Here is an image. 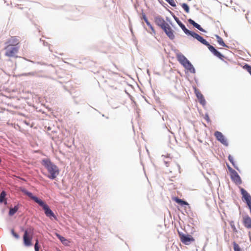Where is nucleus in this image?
<instances>
[{"label": "nucleus", "instance_id": "nucleus-1", "mask_svg": "<svg viewBox=\"0 0 251 251\" xmlns=\"http://www.w3.org/2000/svg\"><path fill=\"white\" fill-rule=\"evenodd\" d=\"M42 164L47 169L49 173L47 177L51 180L55 179L59 173L58 167L49 158L42 159Z\"/></svg>", "mask_w": 251, "mask_h": 251}, {"label": "nucleus", "instance_id": "nucleus-2", "mask_svg": "<svg viewBox=\"0 0 251 251\" xmlns=\"http://www.w3.org/2000/svg\"><path fill=\"white\" fill-rule=\"evenodd\" d=\"M177 60L181 65L185 68V70L192 74L196 73V70L190 62V61L182 54L181 53H178L176 55Z\"/></svg>", "mask_w": 251, "mask_h": 251}, {"label": "nucleus", "instance_id": "nucleus-3", "mask_svg": "<svg viewBox=\"0 0 251 251\" xmlns=\"http://www.w3.org/2000/svg\"><path fill=\"white\" fill-rule=\"evenodd\" d=\"M39 205L42 207L44 211V213L47 217L51 219L53 218L55 220L57 219L56 216L50 208L49 206L43 200L39 203Z\"/></svg>", "mask_w": 251, "mask_h": 251}, {"label": "nucleus", "instance_id": "nucleus-4", "mask_svg": "<svg viewBox=\"0 0 251 251\" xmlns=\"http://www.w3.org/2000/svg\"><path fill=\"white\" fill-rule=\"evenodd\" d=\"M180 241L185 245H188L195 241L194 237L188 234H184L182 232L178 231Z\"/></svg>", "mask_w": 251, "mask_h": 251}, {"label": "nucleus", "instance_id": "nucleus-5", "mask_svg": "<svg viewBox=\"0 0 251 251\" xmlns=\"http://www.w3.org/2000/svg\"><path fill=\"white\" fill-rule=\"evenodd\" d=\"M240 192L242 196V200L246 202L249 210L251 209V196L243 188L240 189Z\"/></svg>", "mask_w": 251, "mask_h": 251}, {"label": "nucleus", "instance_id": "nucleus-6", "mask_svg": "<svg viewBox=\"0 0 251 251\" xmlns=\"http://www.w3.org/2000/svg\"><path fill=\"white\" fill-rule=\"evenodd\" d=\"M188 36H191L193 38L197 39L199 42L206 46L207 48H208V47L210 45V44L201 36L194 31H191L188 34Z\"/></svg>", "mask_w": 251, "mask_h": 251}, {"label": "nucleus", "instance_id": "nucleus-7", "mask_svg": "<svg viewBox=\"0 0 251 251\" xmlns=\"http://www.w3.org/2000/svg\"><path fill=\"white\" fill-rule=\"evenodd\" d=\"M214 136L216 137L217 140L220 142L221 144L226 147H227L228 146V143L227 142V139L221 132L219 131H215L214 133Z\"/></svg>", "mask_w": 251, "mask_h": 251}, {"label": "nucleus", "instance_id": "nucleus-8", "mask_svg": "<svg viewBox=\"0 0 251 251\" xmlns=\"http://www.w3.org/2000/svg\"><path fill=\"white\" fill-rule=\"evenodd\" d=\"M167 36L171 40H174L175 38L174 34L175 31L171 28L169 24H166V26L162 29Z\"/></svg>", "mask_w": 251, "mask_h": 251}, {"label": "nucleus", "instance_id": "nucleus-9", "mask_svg": "<svg viewBox=\"0 0 251 251\" xmlns=\"http://www.w3.org/2000/svg\"><path fill=\"white\" fill-rule=\"evenodd\" d=\"M18 47L15 46H8L6 48L5 55L13 57L18 51Z\"/></svg>", "mask_w": 251, "mask_h": 251}, {"label": "nucleus", "instance_id": "nucleus-10", "mask_svg": "<svg viewBox=\"0 0 251 251\" xmlns=\"http://www.w3.org/2000/svg\"><path fill=\"white\" fill-rule=\"evenodd\" d=\"M194 93L196 95L197 98L198 99L199 102L203 106L205 105L206 104V100L204 99L203 95L201 93L199 90L196 87H194Z\"/></svg>", "mask_w": 251, "mask_h": 251}, {"label": "nucleus", "instance_id": "nucleus-11", "mask_svg": "<svg viewBox=\"0 0 251 251\" xmlns=\"http://www.w3.org/2000/svg\"><path fill=\"white\" fill-rule=\"evenodd\" d=\"M154 22L155 24L160 27L161 29L163 28L166 26V24H168L166 23L164 19L160 15L155 16L154 17Z\"/></svg>", "mask_w": 251, "mask_h": 251}, {"label": "nucleus", "instance_id": "nucleus-12", "mask_svg": "<svg viewBox=\"0 0 251 251\" xmlns=\"http://www.w3.org/2000/svg\"><path fill=\"white\" fill-rule=\"evenodd\" d=\"M208 49L214 55L216 56L221 60H224V58L225 57L224 55L219 51H218L216 49H215L214 46L210 45L208 47Z\"/></svg>", "mask_w": 251, "mask_h": 251}, {"label": "nucleus", "instance_id": "nucleus-13", "mask_svg": "<svg viewBox=\"0 0 251 251\" xmlns=\"http://www.w3.org/2000/svg\"><path fill=\"white\" fill-rule=\"evenodd\" d=\"M22 192L25 194V195L28 196L29 198L31 199L33 201H34L37 204H39V203L42 201L41 199H39L38 197L34 196L33 195V194L27 191V190L24 189L22 190Z\"/></svg>", "mask_w": 251, "mask_h": 251}, {"label": "nucleus", "instance_id": "nucleus-14", "mask_svg": "<svg viewBox=\"0 0 251 251\" xmlns=\"http://www.w3.org/2000/svg\"><path fill=\"white\" fill-rule=\"evenodd\" d=\"M173 18L175 21L176 22L179 26L181 28L183 31L187 35L190 33L191 30L188 29L185 25L179 20V19L176 17V16H173Z\"/></svg>", "mask_w": 251, "mask_h": 251}, {"label": "nucleus", "instance_id": "nucleus-15", "mask_svg": "<svg viewBox=\"0 0 251 251\" xmlns=\"http://www.w3.org/2000/svg\"><path fill=\"white\" fill-rule=\"evenodd\" d=\"M230 178L236 184H241L242 183L241 178L236 171L230 174Z\"/></svg>", "mask_w": 251, "mask_h": 251}, {"label": "nucleus", "instance_id": "nucleus-16", "mask_svg": "<svg viewBox=\"0 0 251 251\" xmlns=\"http://www.w3.org/2000/svg\"><path fill=\"white\" fill-rule=\"evenodd\" d=\"M33 236H27L26 233H24L23 235L24 245L26 247H29L32 245V239Z\"/></svg>", "mask_w": 251, "mask_h": 251}, {"label": "nucleus", "instance_id": "nucleus-17", "mask_svg": "<svg viewBox=\"0 0 251 251\" xmlns=\"http://www.w3.org/2000/svg\"><path fill=\"white\" fill-rule=\"evenodd\" d=\"M243 223L245 227L247 228H251V218L248 215H245L243 217Z\"/></svg>", "mask_w": 251, "mask_h": 251}, {"label": "nucleus", "instance_id": "nucleus-18", "mask_svg": "<svg viewBox=\"0 0 251 251\" xmlns=\"http://www.w3.org/2000/svg\"><path fill=\"white\" fill-rule=\"evenodd\" d=\"M188 21L189 22V23L190 24H191V25H192L194 27L197 28L198 29H199V30H200L201 31V32H204V33H206L207 32V31L204 29H203V28L201 27V26L200 25H199V24H198L197 23H196L195 21H194L193 19H189L188 20Z\"/></svg>", "mask_w": 251, "mask_h": 251}, {"label": "nucleus", "instance_id": "nucleus-19", "mask_svg": "<svg viewBox=\"0 0 251 251\" xmlns=\"http://www.w3.org/2000/svg\"><path fill=\"white\" fill-rule=\"evenodd\" d=\"M6 192L5 190H2L0 194V203H3L5 205L7 204V198H6Z\"/></svg>", "mask_w": 251, "mask_h": 251}, {"label": "nucleus", "instance_id": "nucleus-20", "mask_svg": "<svg viewBox=\"0 0 251 251\" xmlns=\"http://www.w3.org/2000/svg\"><path fill=\"white\" fill-rule=\"evenodd\" d=\"M175 201L181 206L186 207V206H189V204L185 201L179 198L178 197H175L174 198Z\"/></svg>", "mask_w": 251, "mask_h": 251}, {"label": "nucleus", "instance_id": "nucleus-21", "mask_svg": "<svg viewBox=\"0 0 251 251\" xmlns=\"http://www.w3.org/2000/svg\"><path fill=\"white\" fill-rule=\"evenodd\" d=\"M56 236L60 241V242L65 246H69L70 243L65 238L60 235L57 233H55Z\"/></svg>", "mask_w": 251, "mask_h": 251}, {"label": "nucleus", "instance_id": "nucleus-22", "mask_svg": "<svg viewBox=\"0 0 251 251\" xmlns=\"http://www.w3.org/2000/svg\"><path fill=\"white\" fill-rule=\"evenodd\" d=\"M19 208V204L16 205L14 207H11L9 208L8 212V215L10 216H13L18 210Z\"/></svg>", "mask_w": 251, "mask_h": 251}, {"label": "nucleus", "instance_id": "nucleus-23", "mask_svg": "<svg viewBox=\"0 0 251 251\" xmlns=\"http://www.w3.org/2000/svg\"><path fill=\"white\" fill-rule=\"evenodd\" d=\"M215 37L217 40V42L218 43V44L220 45V46H222L223 47H227L228 48V46L226 45L225 42H224L223 39L220 37L219 36V35H215Z\"/></svg>", "mask_w": 251, "mask_h": 251}, {"label": "nucleus", "instance_id": "nucleus-24", "mask_svg": "<svg viewBox=\"0 0 251 251\" xmlns=\"http://www.w3.org/2000/svg\"><path fill=\"white\" fill-rule=\"evenodd\" d=\"M25 233L27 236H33L34 234V228L31 226L27 228L24 231V233Z\"/></svg>", "mask_w": 251, "mask_h": 251}, {"label": "nucleus", "instance_id": "nucleus-25", "mask_svg": "<svg viewBox=\"0 0 251 251\" xmlns=\"http://www.w3.org/2000/svg\"><path fill=\"white\" fill-rule=\"evenodd\" d=\"M141 11H142V13H141V16L140 17V18L142 20H143L145 22V23L146 24H147L148 22H149V21L148 20V18H147L145 13L144 12L143 9H141Z\"/></svg>", "mask_w": 251, "mask_h": 251}, {"label": "nucleus", "instance_id": "nucleus-26", "mask_svg": "<svg viewBox=\"0 0 251 251\" xmlns=\"http://www.w3.org/2000/svg\"><path fill=\"white\" fill-rule=\"evenodd\" d=\"M243 68L247 70L251 75V65L246 63L243 66Z\"/></svg>", "mask_w": 251, "mask_h": 251}, {"label": "nucleus", "instance_id": "nucleus-27", "mask_svg": "<svg viewBox=\"0 0 251 251\" xmlns=\"http://www.w3.org/2000/svg\"><path fill=\"white\" fill-rule=\"evenodd\" d=\"M233 249L234 251H242L240 246L235 241L233 242Z\"/></svg>", "mask_w": 251, "mask_h": 251}, {"label": "nucleus", "instance_id": "nucleus-28", "mask_svg": "<svg viewBox=\"0 0 251 251\" xmlns=\"http://www.w3.org/2000/svg\"><path fill=\"white\" fill-rule=\"evenodd\" d=\"M181 6H182V7L183 8V9L184 10V11L186 13L189 12V6H188V5L187 4H186L185 3H183L182 4Z\"/></svg>", "mask_w": 251, "mask_h": 251}, {"label": "nucleus", "instance_id": "nucleus-29", "mask_svg": "<svg viewBox=\"0 0 251 251\" xmlns=\"http://www.w3.org/2000/svg\"><path fill=\"white\" fill-rule=\"evenodd\" d=\"M229 224H230V226L231 228L232 229L233 231L234 232H237V230L234 225V222L233 221H231L229 222Z\"/></svg>", "mask_w": 251, "mask_h": 251}, {"label": "nucleus", "instance_id": "nucleus-30", "mask_svg": "<svg viewBox=\"0 0 251 251\" xmlns=\"http://www.w3.org/2000/svg\"><path fill=\"white\" fill-rule=\"evenodd\" d=\"M35 251H39L40 246H39V240L38 239H36V243L34 245Z\"/></svg>", "mask_w": 251, "mask_h": 251}, {"label": "nucleus", "instance_id": "nucleus-31", "mask_svg": "<svg viewBox=\"0 0 251 251\" xmlns=\"http://www.w3.org/2000/svg\"><path fill=\"white\" fill-rule=\"evenodd\" d=\"M11 233L16 239H19L20 236H19V234L18 233H16L14 231V230L13 229H11Z\"/></svg>", "mask_w": 251, "mask_h": 251}, {"label": "nucleus", "instance_id": "nucleus-32", "mask_svg": "<svg viewBox=\"0 0 251 251\" xmlns=\"http://www.w3.org/2000/svg\"><path fill=\"white\" fill-rule=\"evenodd\" d=\"M149 27V28L151 29V30L152 31V32L155 34V30L153 28V27L152 26V25H151V24L150 23V22H148L147 24H146Z\"/></svg>", "mask_w": 251, "mask_h": 251}, {"label": "nucleus", "instance_id": "nucleus-33", "mask_svg": "<svg viewBox=\"0 0 251 251\" xmlns=\"http://www.w3.org/2000/svg\"><path fill=\"white\" fill-rule=\"evenodd\" d=\"M9 43L11 44H17L18 43V40L16 38L13 37L9 40Z\"/></svg>", "mask_w": 251, "mask_h": 251}, {"label": "nucleus", "instance_id": "nucleus-34", "mask_svg": "<svg viewBox=\"0 0 251 251\" xmlns=\"http://www.w3.org/2000/svg\"><path fill=\"white\" fill-rule=\"evenodd\" d=\"M226 166L230 174L235 171V170L232 169L228 163H226Z\"/></svg>", "mask_w": 251, "mask_h": 251}, {"label": "nucleus", "instance_id": "nucleus-35", "mask_svg": "<svg viewBox=\"0 0 251 251\" xmlns=\"http://www.w3.org/2000/svg\"><path fill=\"white\" fill-rule=\"evenodd\" d=\"M36 74V72H30L28 73H24L22 75L23 76H27V75H34Z\"/></svg>", "mask_w": 251, "mask_h": 251}, {"label": "nucleus", "instance_id": "nucleus-36", "mask_svg": "<svg viewBox=\"0 0 251 251\" xmlns=\"http://www.w3.org/2000/svg\"><path fill=\"white\" fill-rule=\"evenodd\" d=\"M230 162L232 164L234 168H235L238 171H240L239 168L236 165L235 161H234V159L233 160H231V161H230Z\"/></svg>", "mask_w": 251, "mask_h": 251}, {"label": "nucleus", "instance_id": "nucleus-37", "mask_svg": "<svg viewBox=\"0 0 251 251\" xmlns=\"http://www.w3.org/2000/svg\"><path fill=\"white\" fill-rule=\"evenodd\" d=\"M204 119L207 121V123H209L210 122V119L209 118V115H208V114L207 113H206L205 114V115H204Z\"/></svg>", "mask_w": 251, "mask_h": 251}, {"label": "nucleus", "instance_id": "nucleus-38", "mask_svg": "<svg viewBox=\"0 0 251 251\" xmlns=\"http://www.w3.org/2000/svg\"><path fill=\"white\" fill-rule=\"evenodd\" d=\"M158 1L166 9H167V7H169V6L168 5V4L164 2V1Z\"/></svg>", "mask_w": 251, "mask_h": 251}, {"label": "nucleus", "instance_id": "nucleus-39", "mask_svg": "<svg viewBox=\"0 0 251 251\" xmlns=\"http://www.w3.org/2000/svg\"><path fill=\"white\" fill-rule=\"evenodd\" d=\"M171 6L176 7L175 1H166Z\"/></svg>", "mask_w": 251, "mask_h": 251}, {"label": "nucleus", "instance_id": "nucleus-40", "mask_svg": "<svg viewBox=\"0 0 251 251\" xmlns=\"http://www.w3.org/2000/svg\"><path fill=\"white\" fill-rule=\"evenodd\" d=\"M40 41L41 42H43V45H44V46H49V45H50V44H49L48 42H46V41H45L42 40V39H40Z\"/></svg>", "mask_w": 251, "mask_h": 251}, {"label": "nucleus", "instance_id": "nucleus-41", "mask_svg": "<svg viewBox=\"0 0 251 251\" xmlns=\"http://www.w3.org/2000/svg\"><path fill=\"white\" fill-rule=\"evenodd\" d=\"M226 1V3H225V4L226 6H230V4H232V1Z\"/></svg>", "mask_w": 251, "mask_h": 251}, {"label": "nucleus", "instance_id": "nucleus-42", "mask_svg": "<svg viewBox=\"0 0 251 251\" xmlns=\"http://www.w3.org/2000/svg\"><path fill=\"white\" fill-rule=\"evenodd\" d=\"M4 3L6 4L7 6H9V5H12L11 1H4Z\"/></svg>", "mask_w": 251, "mask_h": 251}, {"label": "nucleus", "instance_id": "nucleus-43", "mask_svg": "<svg viewBox=\"0 0 251 251\" xmlns=\"http://www.w3.org/2000/svg\"><path fill=\"white\" fill-rule=\"evenodd\" d=\"M228 159L229 161V162H230L231 161V160H233V158L230 154H229L228 156Z\"/></svg>", "mask_w": 251, "mask_h": 251}, {"label": "nucleus", "instance_id": "nucleus-44", "mask_svg": "<svg viewBox=\"0 0 251 251\" xmlns=\"http://www.w3.org/2000/svg\"><path fill=\"white\" fill-rule=\"evenodd\" d=\"M164 163H165V165H166L167 167H168V165H169V161H165V160H164Z\"/></svg>", "mask_w": 251, "mask_h": 251}, {"label": "nucleus", "instance_id": "nucleus-45", "mask_svg": "<svg viewBox=\"0 0 251 251\" xmlns=\"http://www.w3.org/2000/svg\"><path fill=\"white\" fill-rule=\"evenodd\" d=\"M166 20L170 22V24L172 25V22L171 21L170 19L168 17H166Z\"/></svg>", "mask_w": 251, "mask_h": 251}, {"label": "nucleus", "instance_id": "nucleus-46", "mask_svg": "<svg viewBox=\"0 0 251 251\" xmlns=\"http://www.w3.org/2000/svg\"><path fill=\"white\" fill-rule=\"evenodd\" d=\"M137 3L134 4V7H135V8L136 9V11H137V13H139V12H138V10H137Z\"/></svg>", "mask_w": 251, "mask_h": 251}, {"label": "nucleus", "instance_id": "nucleus-47", "mask_svg": "<svg viewBox=\"0 0 251 251\" xmlns=\"http://www.w3.org/2000/svg\"><path fill=\"white\" fill-rule=\"evenodd\" d=\"M37 63H38V64H41V65H46V64H45V63H40V62H37Z\"/></svg>", "mask_w": 251, "mask_h": 251}, {"label": "nucleus", "instance_id": "nucleus-48", "mask_svg": "<svg viewBox=\"0 0 251 251\" xmlns=\"http://www.w3.org/2000/svg\"><path fill=\"white\" fill-rule=\"evenodd\" d=\"M147 73H148V75H150V71H149V70H147Z\"/></svg>", "mask_w": 251, "mask_h": 251}, {"label": "nucleus", "instance_id": "nucleus-49", "mask_svg": "<svg viewBox=\"0 0 251 251\" xmlns=\"http://www.w3.org/2000/svg\"><path fill=\"white\" fill-rule=\"evenodd\" d=\"M170 157V154H168L167 157Z\"/></svg>", "mask_w": 251, "mask_h": 251}, {"label": "nucleus", "instance_id": "nucleus-50", "mask_svg": "<svg viewBox=\"0 0 251 251\" xmlns=\"http://www.w3.org/2000/svg\"><path fill=\"white\" fill-rule=\"evenodd\" d=\"M4 209H3L2 210V212L3 213V212H4Z\"/></svg>", "mask_w": 251, "mask_h": 251}, {"label": "nucleus", "instance_id": "nucleus-51", "mask_svg": "<svg viewBox=\"0 0 251 251\" xmlns=\"http://www.w3.org/2000/svg\"><path fill=\"white\" fill-rule=\"evenodd\" d=\"M102 117H105L104 115V114H102Z\"/></svg>", "mask_w": 251, "mask_h": 251}, {"label": "nucleus", "instance_id": "nucleus-52", "mask_svg": "<svg viewBox=\"0 0 251 251\" xmlns=\"http://www.w3.org/2000/svg\"><path fill=\"white\" fill-rule=\"evenodd\" d=\"M250 213H251V209H250Z\"/></svg>", "mask_w": 251, "mask_h": 251}, {"label": "nucleus", "instance_id": "nucleus-53", "mask_svg": "<svg viewBox=\"0 0 251 251\" xmlns=\"http://www.w3.org/2000/svg\"><path fill=\"white\" fill-rule=\"evenodd\" d=\"M58 251H61L60 250H58Z\"/></svg>", "mask_w": 251, "mask_h": 251}]
</instances>
